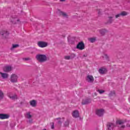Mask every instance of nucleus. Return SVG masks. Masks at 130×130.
Listing matches in <instances>:
<instances>
[{"label":"nucleus","instance_id":"obj_17","mask_svg":"<svg viewBox=\"0 0 130 130\" xmlns=\"http://www.w3.org/2000/svg\"><path fill=\"white\" fill-rule=\"evenodd\" d=\"M75 56H76V55H75V54H72L71 56H64V58L65 59H71L72 58H74V57H75Z\"/></svg>","mask_w":130,"mask_h":130},{"label":"nucleus","instance_id":"obj_6","mask_svg":"<svg viewBox=\"0 0 130 130\" xmlns=\"http://www.w3.org/2000/svg\"><path fill=\"white\" fill-rule=\"evenodd\" d=\"M13 70V67L11 66H7L4 68L3 71L5 72V73H8L9 72H11Z\"/></svg>","mask_w":130,"mask_h":130},{"label":"nucleus","instance_id":"obj_11","mask_svg":"<svg viewBox=\"0 0 130 130\" xmlns=\"http://www.w3.org/2000/svg\"><path fill=\"white\" fill-rule=\"evenodd\" d=\"M1 35L3 36V37H6L9 35V32L7 30H3L1 31Z\"/></svg>","mask_w":130,"mask_h":130},{"label":"nucleus","instance_id":"obj_15","mask_svg":"<svg viewBox=\"0 0 130 130\" xmlns=\"http://www.w3.org/2000/svg\"><path fill=\"white\" fill-rule=\"evenodd\" d=\"M73 117H75V118L79 117V116H80V114H79V111H73Z\"/></svg>","mask_w":130,"mask_h":130},{"label":"nucleus","instance_id":"obj_31","mask_svg":"<svg viewBox=\"0 0 130 130\" xmlns=\"http://www.w3.org/2000/svg\"><path fill=\"white\" fill-rule=\"evenodd\" d=\"M120 16H121V14L120 13V14H117L115 15V18L116 19H117V18H119V17H120Z\"/></svg>","mask_w":130,"mask_h":130},{"label":"nucleus","instance_id":"obj_22","mask_svg":"<svg viewBox=\"0 0 130 130\" xmlns=\"http://www.w3.org/2000/svg\"><path fill=\"white\" fill-rule=\"evenodd\" d=\"M103 58H104V59H107V60H108L109 59V56L106 54H104L103 55Z\"/></svg>","mask_w":130,"mask_h":130},{"label":"nucleus","instance_id":"obj_27","mask_svg":"<svg viewBox=\"0 0 130 130\" xmlns=\"http://www.w3.org/2000/svg\"><path fill=\"white\" fill-rule=\"evenodd\" d=\"M19 47V45L15 44V45H12V47L11 48V49H14V48H17Z\"/></svg>","mask_w":130,"mask_h":130},{"label":"nucleus","instance_id":"obj_28","mask_svg":"<svg viewBox=\"0 0 130 130\" xmlns=\"http://www.w3.org/2000/svg\"><path fill=\"white\" fill-rule=\"evenodd\" d=\"M70 124V122L69 121H67L64 123V126H68Z\"/></svg>","mask_w":130,"mask_h":130},{"label":"nucleus","instance_id":"obj_24","mask_svg":"<svg viewBox=\"0 0 130 130\" xmlns=\"http://www.w3.org/2000/svg\"><path fill=\"white\" fill-rule=\"evenodd\" d=\"M4 92L2 90L0 89V100H2L4 98Z\"/></svg>","mask_w":130,"mask_h":130},{"label":"nucleus","instance_id":"obj_10","mask_svg":"<svg viewBox=\"0 0 130 130\" xmlns=\"http://www.w3.org/2000/svg\"><path fill=\"white\" fill-rule=\"evenodd\" d=\"M29 105H30L31 107H36L37 102L35 100L30 101H29Z\"/></svg>","mask_w":130,"mask_h":130},{"label":"nucleus","instance_id":"obj_38","mask_svg":"<svg viewBox=\"0 0 130 130\" xmlns=\"http://www.w3.org/2000/svg\"><path fill=\"white\" fill-rule=\"evenodd\" d=\"M127 126H130V125H127Z\"/></svg>","mask_w":130,"mask_h":130},{"label":"nucleus","instance_id":"obj_7","mask_svg":"<svg viewBox=\"0 0 130 130\" xmlns=\"http://www.w3.org/2000/svg\"><path fill=\"white\" fill-rule=\"evenodd\" d=\"M86 81L88 83H93L94 82V77L92 75H88L87 76Z\"/></svg>","mask_w":130,"mask_h":130},{"label":"nucleus","instance_id":"obj_37","mask_svg":"<svg viewBox=\"0 0 130 130\" xmlns=\"http://www.w3.org/2000/svg\"><path fill=\"white\" fill-rule=\"evenodd\" d=\"M98 14H100V11H98Z\"/></svg>","mask_w":130,"mask_h":130},{"label":"nucleus","instance_id":"obj_21","mask_svg":"<svg viewBox=\"0 0 130 130\" xmlns=\"http://www.w3.org/2000/svg\"><path fill=\"white\" fill-rule=\"evenodd\" d=\"M121 14V16H122V17H124V16H127V15L128 14V13H127L126 11H122L120 13Z\"/></svg>","mask_w":130,"mask_h":130},{"label":"nucleus","instance_id":"obj_34","mask_svg":"<svg viewBox=\"0 0 130 130\" xmlns=\"http://www.w3.org/2000/svg\"><path fill=\"white\" fill-rule=\"evenodd\" d=\"M66 0H60V2H64Z\"/></svg>","mask_w":130,"mask_h":130},{"label":"nucleus","instance_id":"obj_32","mask_svg":"<svg viewBox=\"0 0 130 130\" xmlns=\"http://www.w3.org/2000/svg\"><path fill=\"white\" fill-rule=\"evenodd\" d=\"M51 128L52 129H53V128H54V124H53V123H52V124L51 125Z\"/></svg>","mask_w":130,"mask_h":130},{"label":"nucleus","instance_id":"obj_14","mask_svg":"<svg viewBox=\"0 0 130 130\" xmlns=\"http://www.w3.org/2000/svg\"><path fill=\"white\" fill-rule=\"evenodd\" d=\"M0 75H1V77L3 78V79H8V78H9V74L7 73L0 72Z\"/></svg>","mask_w":130,"mask_h":130},{"label":"nucleus","instance_id":"obj_18","mask_svg":"<svg viewBox=\"0 0 130 130\" xmlns=\"http://www.w3.org/2000/svg\"><path fill=\"white\" fill-rule=\"evenodd\" d=\"M25 117L26 118H28V119H30L32 118V115H31V112H27L25 115Z\"/></svg>","mask_w":130,"mask_h":130},{"label":"nucleus","instance_id":"obj_4","mask_svg":"<svg viewBox=\"0 0 130 130\" xmlns=\"http://www.w3.org/2000/svg\"><path fill=\"white\" fill-rule=\"evenodd\" d=\"M38 47H41V48H44V47H47L48 44L45 42L40 41L38 42Z\"/></svg>","mask_w":130,"mask_h":130},{"label":"nucleus","instance_id":"obj_5","mask_svg":"<svg viewBox=\"0 0 130 130\" xmlns=\"http://www.w3.org/2000/svg\"><path fill=\"white\" fill-rule=\"evenodd\" d=\"M105 112V111L103 109H98L95 111V113L98 116H102Z\"/></svg>","mask_w":130,"mask_h":130},{"label":"nucleus","instance_id":"obj_29","mask_svg":"<svg viewBox=\"0 0 130 130\" xmlns=\"http://www.w3.org/2000/svg\"><path fill=\"white\" fill-rule=\"evenodd\" d=\"M97 91L99 92V93H100V94H103V93H104V92H105L103 90H98Z\"/></svg>","mask_w":130,"mask_h":130},{"label":"nucleus","instance_id":"obj_23","mask_svg":"<svg viewBox=\"0 0 130 130\" xmlns=\"http://www.w3.org/2000/svg\"><path fill=\"white\" fill-rule=\"evenodd\" d=\"M89 41H90V42H91V43H94V42H95L96 41V38H91L89 39Z\"/></svg>","mask_w":130,"mask_h":130},{"label":"nucleus","instance_id":"obj_2","mask_svg":"<svg viewBox=\"0 0 130 130\" xmlns=\"http://www.w3.org/2000/svg\"><path fill=\"white\" fill-rule=\"evenodd\" d=\"M18 78L19 77L18 76V75L13 74L10 77V81L11 83H17Z\"/></svg>","mask_w":130,"mask_h":130},{"label":"nucleus","instance_id":"obj_30","mask_svg":"<svg viewBox=\"0 0 130 130\" xmlns=\"http://www.w3.org/2000/svg\"><path fill=\"white\" fill-rule=\"evenodd\" d=\"M122 123H123V122L121 120H118L117 121V124H122Z\"/></svg>","mask_w":130,"mask_h":130},{"label":"nucleus","instance_id":"obj_9","mask_svg":"<svg viewBox=\"0 0 130 130\" xmlns=\"http://www.w3.org/2000/svg\"><path fill=\"white\" fill-rule=\"evenodd\" d=\"M8 96L10 99H11V100H16L18 99L17 95H12L11 93H8Z\"/></svg>","mask_w":130,"mask_h":130},{"label":"nucleus","instance_id":"obj_12","mask_svg":"<svg viewBox=\"0 0 130 130\" xmlns=\"http://www.w3.org/2000/svg\"><path fill=\"white\" fill-rule=\"evenodd\" d=\"M107 72V70L105 68H101L99 70V73H100V74H106Z\"/></svg>","mask_w":130,"mask_h":130},{"label":"nucleus","instance_id":"obj_25","mask_svg":"<svg viewBox=\"0 0 130 130\" xmlns=\"http://www.w3.org/2000/svg\"><path fill=\"white\" fill-rule=\"evenodd\" d=\"M56 119H57V120H59L58 121V123H59V124H61V122H62L63 120H64V119H60V118H57Z\"/></svg>","mask_w":130,"mask_h":130},{"label":"nucleus","instance_id":"obj_19","mask_svg":"<svg viewBox=\"0 0 130 130\" xmlns=\"http://www.w3.org/2000/svg\"><path fill=\"white\" fill-rule=\"evenodd\" d=\"M98 32L100 33L102 35H104L105 34V32H106V30L105 29H99L98 30Z\"/></svg>","mask_w":130,"mask_h":130},{"label":"nucleus","instance_id":"obj_8","mask_svg":"<svg viewBox=\"0 0 130 130\" xmlns=\"http://www.w3.org/2000/svg\"><path fill=\"white\" fill-rule=\"evenodd\" d=\"M10 115L7 114H0V119H8Z\"/></svg>","mask_w":130,"mask_h":130},{"label":"nucleus","instance_id":"obj_3","mask_svg":"<svg viewBox=\"0 0 130 130\" xmlns=\"http://www.w3.org/2000/svg\"><path fill=\"white\" fill-rule=\"evenodd\" d=\"M76 48L79 50H84L85 49V44L83 42H79L77 44Z\"/></svg>","mask_w":130,"mask_h":130},{"label":"nucleus","instance_id":"obj_16","mask_svg":"<svg viewBox=\"0 0 130 130\" xmlns=\"http://www.w3.org/2000/svg\"><path fill=\"white\" fill-rule=\"evenodd\" d=\"M108 130H113V127H114V124L112 123H110L107 125Z\"/></svg>","mask_w":130,"mask_h":130},{"label":"nucleus","instance_id":"obj_36","mask_svg":"<svg viewBox=\"0 0 130 130\" xmlns=\"http://www.w3.org/2000/svg\"><path fill=\"white\" fill-rule=\"evenodd\" d=\"M122 127H125V126L124 125H122Z\"/></svg>","mask_w":130,"mask_h":130},{"label":"nucleus","instance_id":"obj_33","mask_svg":"<svg viewBox=\"0 0 130 130\" xmlns=\"http://www.w3.org/2000/svg\"><path fill=\"white\" fill-rule=\"evenodd\" d=\"M29 123H31V122H32V120H30L29 121Z\"/></svg>","mask_w":130,"mask_h":130},{"label":"nucleus","instance_id":"obj_1","mask_svg":"<svg viewBox=\"0 0 130 130\" xmlns=\"http://www.w3.org/2000/svg\"><path fill=\"white\" fill-rule=\"evenodd\" d=\"M36 59L39 62H45L47 60V56L44 54H38L36 55Z\"/></svg>","mask_w":130,"mask_h":130},{"label":"nucleus","instance_id":"obj_26","mask_svg":"<svg viewBox=\"0 0 130 130\" xmlns=\"http://www.w3.org/2000/svg\"><path fill=\"white\" fill-rule=\"evenodd\" d=\"M113 22V19H112V17H109V20L108 21V23L109 24H111Z\"/></svg>","mask_w":130,"mask_h":130},{"label":"nucleus","instance_id":"obj_20","mask_svg":"<svg viewBox=\"0 0 130 130\" xmlns=\"http://www.w3.org/2000/svg\"><path fill=\"white\" fill-rule=\"evenodd\" d=\"M60 15L62 16V17H64V18H68V14L64 12L60 11Z\"/></svg>","mask_w":130,"mask_h":130},{"label":"nucleus","instance_id":"obj_13","mask_svg":"<svg viewBox=\"0 0 130 130\" xmlns=\"http://www.w3.org/2000/svg\"><path fill=\"white\" fill-rule=\"evenodd\" d=\"M89 103H91V100H83L82 102V105H86L87 104H89Z\"/></svg>","mask_w":130,"mask_h":130},{"label":"nucleus","instance_id":"obj_35","mask_svg":"<svg viewBox=\"0 0 130 130\" xmlns=\"http://www.w3.org/2000/svg\"><path fill=\"white\" fill-rule=\"evenodd\" d=\"M29 59V58H25V60H28Z\"/></svg>","mask_w":130,"mask_h":130}]
</instances>
